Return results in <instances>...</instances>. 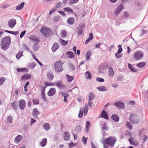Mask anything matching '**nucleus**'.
Returning a JSON list of instances; mask_svg holds the SVG:
<instances>
[{"label":"nucleus","instance_id":"15","mask_svg":"<svg viewBox=\"0 0 148 148\" xmlns=\"http://www.w3.org/2000/svg\"><path fill=\"white\" fill-rule=\"evenodd\" d=\"M67 58H72L75 57V55L73 52L71 51H68L66 53Z\"/></svg>","mask_w":148,"mask_h":148},{"label":"nucleus","instance_id":"20","mask_svg":"<svg viewBox=\"0 0 148 148\" xmlns=\"http://www.w3.org/2000/svg\"><path fill=\"white\" fill-rule=\"evenodd\" d=\"M29 38L32 40H33L34 41L36 42V43H38L39 42V39L37 37L31 35L30 37Z\"/></svg>","mask_w":148,"mask_h":148},{"label":"nucleus","instance_id":"49","mask_svg":"<svg viewBox=\"0 0 148 148\" xmlns=\"http://www.w3.org/2000/svg\"><path fill=\"white\" fill-rule=\"evenodd\" d=\"M23 52V51L19 52H18L17 54L16 55V58L17 59H19L21 58V56H23L22 53Z\"/></svg>","mask_w":148,"mask_h":148},{"label":"nucleus","instance_id":"16","mask_svg":"<svg viewBox=\"0 0 148 148\" xmlns=\"http://www.w3.org/2000/svg\"><path fill=\"white\" fill-rule=\"evenodd\" d=\"M57 86L60 89L64 88V86L61 81H59L57 82L56 83Z\"/></svg>","mask_w":148,"mask_h":148},{"label":"nucleus","instance_id":"42","mask_svg":"<svg viewBox=\"0 0 148 148\" xmlns=\"http://www.w3.org/2000/svg\"><path fill=\"white\" fill-rule=\"evenodd\" d=\"M128 67L131 71L133 72H137V69L134 68L132 65L130 64H128Z\"/></svg>","mask_w":148,"mask_h":148},{"label":"nucleus","instance_id":"43","mask_svg":"<svg viewBox=\"0 0 148 148\" xmlns=\"http://www.w3.org/2000/svg\"><path fill=\"white\" fill-rule=\"evenodd\" d=\"M16 71L18 72H20L25 71L26 72L28 71V69L27 68H18L16 69Z\"/></svg>","mask_w":148,"mask_h":148},{"label":"nucleus","instance_id":"21","mask_svg":"<svg viewBox=\"0 0 148 148\" xmlns=\"http://www.w3.org/2000/svg\"><path fill=\"white\" fill-rule=\"evenodd\" d=\"M100 117L106 119H108V114L105 110H103L102 111L100 115Z\"/></svg>","mask_w":148,"mask_h":148},{"label":"nucleus","instance_id":"46","mask_svg":"<svg viewBox=\"0 0 148 148\" xmlns=\"http://www.w3.org/2000/svg\"><path fill=\"white\" fill-rule=\"evenodd\" d=\"M73 77L71 76H70L68 75H66V79L69 82H71L73 79Z\"/></svg>","mask_w":148,"mask_h":148},{"label":"nucleus","instance_id":"59","mask_svg":"<svg viewBox=\"0 0 148 148\" xmlns=\"http://www.w3.org/2000/svg\"><path fill=\"white\" fill-rule=\"evenodd\" d=\"M12 120V118L11 116H9L7 118V122L8 123L11 122Z\"/></svg>","mask_w":148,"mask_h":148},{"label":"nucleus","instance_id":"64","mask_svg":"<svg viewBox=\"0 0 148 148\" xmlns=\"http://www.w3.org/2000/svg\"><path fill=\"white\" fill-rule=\"evenodd\" d=\"M88 105L90 107H92L93 105V103L92 101L88 100Z\"/></svg>","mask_w":148,"mask_h":148},{"label":"nucleus","instance_id":"7","mask_svg":"<svg viewBox=\"0 0 148 148\" xmlns=\"http://www.w3.org/2000/svg\"><path fill=\"white\" fill-rule=\"evenodd\" d=\"M143 53L140 51L136 52L134 54V59L136 60H139L142 59L143 57Z\"/></svg>","mask_w":148,"mask_h":148},{"label":"nucleus","instance_id":"2","mask_svg":"<svg viewBox=\"0 0 148 148\" xmlns=\"http://www.w3.org/2000/svg\"><path fill=\"white\" fill-rule=\"evenodd\" d=\"M116 140V138L114 136H110L105 138L103 142L104 148H108V146L106 145L105 144H108L111 147H113Z\"/></svg>","mask_w":148,"mask_h":148},{"label":"nucleus","instance_id":"32","mask_svg":"<svg viewBox=\"0 0 148 148\" xmlns=\"http://www.w3.org/2000/svg\"><path fill=\"white\" fill-rule=\"evenodd\" d=\"M43 128L46 131L48 130L50 128V126L48 123H45L43 125Z\"/></svg>","mask_w":148,"mask_h":148},{"label":"nucleus","instance_id":"53","mask_svg":"<svg viewBox=\"0 0 148 148\" xmlns=\"http://www.w3.org/2000/svg\"><path fill=\"white\" fill-rule=\"evenodd\" d=\"M85 27V25L83 23H80L79 26L77 28L83 29Z\"/></svg>","mask_w":148,"mask_h":148},{"label":"nucleus","instance_id":"10","mask_svg":"<svg viewBox=\"0 0 148 148\" xmlns=\"http://www.w3.org/2000/svg\"><path fill=\"white\" fill-rule=\"evenodd\" d=\"M19 106L21 110H24L25 106L26 103L25 101L23 99H21L18 101Z\"/></svg>","mask_w":148,"mask_h":148},{"label":"nucleus","instance_id":"56","mask_svg":"<svg viewBox=\"0 0 148 148\" xmlns=\"http://www.w3.org/2000/svg\"><path fill=\"white\" fill-rule=\"evenodd\" d=\"M117 78L118 80L122 81L123 80V77L121 75H119L118 76Z\"/></svg>","mask_w":148,"mask_h":148},{"label":"nucleus","instance_id":"25","mask_svg":"<svg viewBox=\"0 0 148 148\" xmlns=\"http://www.w3.org/2000/svg\"><path fill=\"white\" fill-rule=\"evenodd\" d=\"M47 139L46 138H44L42 141L40 143V145L42 147H44L46 145L47 143Z\"/></svg>","mask_w":148,"mask_h":148},{"label":"nucleus","instance_id":"38","mask_svg":"<svg viewBox=\"0 0 148 148\" xmlns=\"http://www.w3.org/2000/svg\"><path fill=\"white\" fill-rule=\"evenodd\" d=\"M60 42L61 43V45L64 46H65L68 44V41H65L62 39H60Z\"/></svg>","mask_w":148,"mask_h":148},{"label":"nucleus","instance_id":"37","mask_svg":"<svg viewBox=\"0 0 148 148\" xmlns=\"http://www.w3.org/2000/svg\"><path fill=\"white\" fill-rule=\"evenodd\" d=\"M46 87V86H45L43 88V89L41 90V95L42 97V98L44 99V100L45 101H46L47 100L45 98V88Z\"/></svg>","mask_w":148,"mask_h":148},{"label":"nucleus","instance_id":"44","mask_svg":"<svg viewBox=\"0 0 148 148\" xmlns=\"http://www.w3.org/2000/svg\"><path fill=\"white\" fill-rule=\"evenodd\" d=\"M17 103L16 102H14L13 103H11V106H12V108H13L15 110H16L17 109Z\"/></svg>","mask_w":148,"mask_h":148},{"label":"nucleus","instance_id":"60","mask_svg":"<svg viewBox=\"0 0 148 148\" xmlns=\"http://www.w3.org/2000/svg\"><path fill=\"white\" fill-rule=\"evenodd\" d=\"M60 20V17L58 16H55L53 18V21L55 22H57Z\"/></svg>","mask_w":148,"mask_h":148},{"label":"nucleus","instance_id":"23","mask_svg":"<svg viewBox=\"0 0 148 148\" xmlns=\"http://www.w3.org/2000/svg\"><path fill=\"white\" fill-rule=\"evenodd\" d=\"M69 90L70 91L72 92L73 94L75 95H77L78 92V89L77 86L74 87L72 89Z\"/></svg>","mask_w":148,"mask_h":148},{"label":"nucleus","instance_id":"11","mask_svg":"<svg viewBox=\"0 0 148 148\" xmlns=\"http://www.w3.org/2000/svg\"><path fill=\"white\" fill-rule=\"evenodd\" d=\"M114 105L118 108H123L125 107L124 103L121 102L116 101L114 103Z\"/></svg>","mask_w":148,"mask_h":148},{"label":"nucleus","instance_id":"40","mask_svg":"<svg viewBox=\"0 0 148 148\" xmlns=\"http://www.w3.org/2000/svg\"><path fill=\"white\" fill-rule=\"evenodd\" d=\"M33 49L35 51H37L39 48V46L36 43H35L34 44L33 47Z\"/></svg>","mask_w":148,"mask_h":148},{"label":"nucleus","instance_id":"61","mask_svg":"<svg viewBox=\"0 0 148 148\" xmlns=\"http://www.w3.org/2000/svg\"><path fill=\"white\" fill-rule=\"evenodd\" d=\"M23 48L25 50H27L29 52L32 53L31 51H29V48L27 45H23Z\"/></svg>","mask_w":148,"mask_h":148},{"label":"nucleus","instance_id":"62","mask_svg":"<svg viewBox=\"0 0 148 148\" xmlns=\"http://www.w3.org/2000/svg\"><path fill=\"white\" fill-rule=\"evenodd\" d=\"M96 80L97 81L99 82H103L104 81L103 79L99 77H97L96 78Z\"/></svg>","mask_w":148,"mask_h":148},{"label":"nucleus","instance_id":"22","mask_svg":"<svg viewBox=\"0 0 148 148\" xmlns=\"http://www.w3.org/2000/svg\"><path fill=\"white\" fill-rule=\"evenodd\" d=\"M31 77V75L30 74H25L23 75L21 78L22 80H24L25 79H29Z\"/></svg>","mask_w":148,"mask_h":148},{"label":"nucleus","instance_id":"45","mask_svg":"<svg viewBox=\"0 0 148 148\" xmlns=\"http://www.w3.org/2000/svg\"><path fill=\"white\" fill-rule=\"evenodd\" d=\"M6 80L5 77H0V86L2 85Z\"/></svg>","mask_w":148,"mask_h":148},{"label":"nucleus","instance_id":"14","mask_svg":"<svg viewBox=\"0 0 148 148\" xmlns=\"http://www.w3.org/2000/svg\"><path fill=\"white\" fill-rule=\"evenodd\" d=\"M59 94L61 95L62 96L64 97V102H66L67 101V100L66 99L67 97L69 96L68 94L64 93L62 92H59Z\"/></svg>","mask_w":148,"mask_h":148},{"label":"nucleus","instance_id":"30","mask_svg":"<svg viewBox=\"0 0 148 148\" xmlns=\"http://www.w3.org/2000/svg\"><path fill=\"white\" fill-rule=\"evenodd\" d=\"M97 89L100 91H105L107 90V88L105 86H101L97 88Z\"/></svg>","mask_w":148,"mask_h":148},{"label":"nucleus","instance_id":"54","mask_svg":"<svg viewBox=\"0 0 148 148\" xmlns=\"http://www.w3.org/2000/svg\"><path fill=\"white\" fill-rule=\"evenodd\" d=\"M91 55V53L90 51H88L86 54V57L87 59H89Z\"/></svg>","mask_w":148,"mask_h":148},{"label":"nucleus","instance_id":"13","mask_svg":"<svg viewBox=\"0 0 148 148\" xmlns=\"http://www.w3.org/2000/svg\"><path fill=\"white\" fill-rule=\"evenodd\" d=\"M56 92V89L55 88H51L47 93V95L49 96H51L55 95Z\"/></svg>","mask_w":148,"mask_h":148},{"label":"nucleus","instance_id":"28","mask_svg":"<svg viewBox=\"0 0 148 148\" xmlns=\"http://www.w3.org/2000/svg\"><path fill=\"white\" fill-rule=\"evenodd\" d=\"M111 118L115 122H117L119 121V118L117 115L115 114L112 115L111 116Z\"/></svg>","mask_w":148,"mask_h":148},{"label":"nucleus","instance_id":"57","mask_svg":"<svg viewBox=\"0 0 148 148\" xmlns=\"http://www.w3.org/2000/svg\"><path fill=\"white\" fill-rule=\"evenodd\" d=\"M122 54L120 53H116L115 54V56L117 58H120L122 56Z\"/></svg>","mask_w":148,"mask_h":148},{"label":"nucleus","instance_id":"52","mask_svg":"<svg viewBox=\"0 0 148 148\" xmlns=\"http://www.w3.org/2000/svg\"><path fill=\"white\" fill-rule=\"evenodd\" d=\"M33 103L34 105L38 104H39V101L38 99H34L33 100Z\"/></svg>","mask_w":148,"mask_h":148},{"label":"nucleus","instance_id":"17","mask_svg":"<svg viewBox=\"0 0 148 148\" xmlns=\"http://www.w3.org/2000/svg\"><path fill=\"white\" fill-rule=\"evenodd\" d=\"M64 139L66 141L69 140L70 137V134L67 132H64Z\"/></svg>","mask_w":148,"mask_h":148},{"label":"nucleus","instance_id":"55","mask_svg":"<svg viewBox=\"0 0 148 148\" xmlns=\"http://www.w3.org/2000/svg\"><path fill=\"white\" fill-rule=\"evenodd\" d=\"M29 83L28 82H27L25 84V86H24V89H25V92H26L27 90V87L28 85H29Z\"/></svg>","mask_w":148,"mask_h":148},{"label":"nucleus","instance_id":"31","mask_svg":"<svg viewBox=\"0 0 148 148\" xmlns=\"http://www.w3.org/2000/svg\"><path fill=\"white\" fill-rule=\"evenodd\" d=\"M85 76L86 78L91 79L92 78V75L88 71H86L85 73Z\"/></svg>","mask_w":148,"mask_h":148},{"label":"nucleus","instance_id":"63","mask_svg":"<svg viewBox=\"0 0 148 148\" xmlns=\"http://www.w3.org/2000/svg\"><path fill=\"white\" fill-rule=\"evenodd\" d=\"M103 129L104 130H108V128L107 126L106 123H104L103 124Z\"/></svg>","mask_w":148,"mask_h":148},{"label":"nucleus","instance_id":"33","mask_svg":"<svg viewBox=\"0 0 148 148\" xmlns=\"http://www.w3.org/2000/svg\"><path fill=\"white\" fill-rule=\"evenodd\" d=\"M90 125V123L88 121H87L86 122V131L87 133L88 132L89 130Z\"/></svg>","mask_w":148,"mask_h":148},{"label":"nucleus","instance_id":"24","mask_svg":"<svg viewBox=\"0 0 148 148\" xmlns=\"http://www.w3.org/2000/svg\"><path fill=\"white\" fill-rule=\"evenodd\" d=\"M75 22V19L73 17L69 18L67 21V23L69 25H72L74 24Z\"/></svg>","mask_w":148,"mask_h":148},{"label":"nucleus","instance_id":"29","mask_svg":"<svg viewBox=\"0 0 148 148\" xmlns=\"http://www.w3.org/2000/svg\"><path fill=\"white\" fill-rule=\"evenodd\" d=\"M47 76L48 79L50 81L53 79L54 77V75L51 73H48L47 74Z\"/></svg>","mask_w":148,"mask_h":148},{"label":"nucleus","instance_id":"41","mask_svg":"<svg viewBox=\"0 0 148 148\" xmlns=\"http://www.w3.org/2000/svg\"><path fill=\"white\" fill-rule=\"evenodd\" d=\"M66 32L65 30H63L61 32V37L64 38L66 37Z\"/></svg>","mask_w":148,"mask_h":148},{"label":"nucleus","instance_id":"39","mask_svg":"<svg viewBox=\"0 0 148 148\" xmlns=\"http://www.w3.org/2000/svg\"><path fill=\"white\" fill-rule=\"evenodd\" d=\"M146 64V63L145 62H141L138 64L136 66L138 67L142 68L145 66Z\"/></svg>","mask_w":148,"mask_h":148},{"label":"nucleus","instance_id":"12","mask_svg":"<svg viewBox=\"0 0 148 148\" xmlns=\"http://www.w3.org/2000/svg\"><path fill=\"white\" fill-rule=\"evenodd\" d=\"M23 137L21 135L17 136L15 138L14 142L15 143L18 144L19 143L23 140Z\"/></svg>","mask_w":148,"mask_h":148},{"label":"nucleus","instance_id":"27","mask_svg":"<svg viewBox=\"0 0 148 148\" xmlns=\"http://www.w3.org/2000/svg\"><path fill=\"white\" fill-rule=\"evenodd\" d=\"M89 36L90 37L88 38L86 40L85 42V44H87L89 41L93 39V34L92 33H90L89 34Z\"/></svg>","mask_w":148,"mask_h":148},{"label":"nucleus","instance_id":"6","mask_svg":"<svg viewBox=\"0 0 148 148\" xmlns=\"http://www.w3.org/2000/svg\"><path fill=\"white\" fill-rule=\"evenodd\" d=\"M88 104L86 103L85 104L84 109L80 108L79 112V114L78 116V117L79 118L82 117L84 111V116H86L88 110Z\"/></svg>","mask_w":148,"mask_h":148},{"label":"nucleus","instance_id":"58","mask_svg":"<svg viewBox=\"0 0 148 148\" xmlns=\"http://www.w3.org/2000/svg\"><path fill=\"white\" fill-rule=\"evenodd\" d=\"M36 66V64L34 63H32L29 65V67L31 69H32Z\"/></svg>","mask_w":148,"mask_h":148},{"label":"nucleus","instance_id":"50","mask_svg":"<svg viewBox=\"0 0 148 148\" xmlns=\"http://www.w3.org/2000/svg\"><path fill=\"white\" fill-rule=\"evenodd\" d=\"M79 0H70L69 2V5H72L77 3L78 2Z\"/></svg>","mask_w":148,"mask_h":148},{"label":"nucleus","instance_id":"5","mask_svg":"<svg viewBox=\"0 0 148 148\" xmlns=\"http://www.w3.org/2000/svg\"><path fill=\"white\" fill-rule=\"evenodd\" d=\"M61 62V61H59L55 62L54 63L55 70L58 72H61L63 70Z\"/></svg>","mask_w":148,"mask_h":148},{"label":"nucleus","instance_id":"48","mask_svg":"<svg viewBox=\"0 0 148 148\" xmlns=\"http://www.w3.org/2000/svg\"><path fill=\"white\" fill-rule=\"evenodd\" d=\"M126 125L127 127L130 130H131L132 128V125L129 122H127L126 123Z\"/></svg>","mask_w":148,"mask_h":148},{"label":"nucleus","instance_id":"3","mask_svg":"<svg viewBox=\"0 0 148 148\" xmlns=\"http://www.w3.org/2000/svg\"><path fill=\"white\" fill-rule=\"evenodd\" d=\"M130 121L133 124H136L140 121V118L138 115L136 114H132L129 116Z\"/></svg>","mask_w":148,"mask_h":148},{"label":"nucleus","instance_id":"8","mask_svg":"<svg viewBox=\"0 0 148 148\" xmlns=\"http://www.w3.org/2000/svg\"><path fill=\"white\" fill-rule=\"evenodd\" d=\"M124 8V6L122 4H120L119 5L115 10L114 12L115 15H118Z\"/></svg>","mask_w":148,"mask_h":148},{"label":"nucleus","instance_id":"35","mask_svg":"<svg viewBox=\"0 0 148 148\" xmlns=\"http://www.w3.org/2000/svg\"><path fill=\"white\" fill-rule=\"evenodd\" d=\"M94 99V95L92 92H90L88 95V100L92 101Z\"/></svg>","mask_w":148,"mask_h":148},{"label":"nucleus","instance_id":"47","mask_svg":"<svg viewBox=\"0 0 148 148\" xmlns=\"http://www.w3.org/2000/svg\"><path fill=\"white\" fill-rule=\"evenodd\" d=\"M75 131L77 133H79L81 131V127L80 126L77 125L75 128Z\"/></svg>","mask_w":148,"mask_h":148},{"label":"nucleus","instance_id":"4","mask_svg":"<svg viewBox=\"0 0 148 148\" xmlns=\"http://www.w3.org/2000/svg\"><path fill=\"white\" fill-rule=\"evenodd\" d=\"M40 32L44 36L47 38L49 37L52 33V31L50 29L45 27H42L40 29Z\"/></svg>","mask_w":148,"mask_h":148},{"label":"nucleus","instance_id":"1","mask_svg":"<svg viewBox=\"0 0 148 148\" xmlns=\"http://www.w3.org/2000/svg\"><path fill=\"white\" fill-rule=\"evenodd\" d=\"M11 38L9 36L3 38L1 41L0 46L2 49L6 50L9 47L11 43Z\"/></svg>","mask_w":148,"mask_h":148},{"label":"nucleus","instance_id":"26","mask_svg":"<svg viewBox=\"0 0 148 148\" xmlns=\"http://www.w3.org/2000/svg\"><path fill=\"white\" fill-rule=\"evenodd\" d=\"M114 71L112 68L110 67L108 70V74L110 77H112L114 75Z\"/></svg>","mask_w":148,"mask_h":148},{"label":"nucleus","instance_id":"9","mask_svg":"<svg viewBox=\"0 0 148 148\" xmlns=\"http://www.w3.org/2000/svg\"><path fill=\"white\" fill-rule=\"evenodd\" d=\"M16 24V21L15 19L12 18L9 20L8 22L9 27L11 28H13Z\"/></svg>","mask_w":148,"mask_h":148},{"label":"nucleus","instance_id":"34","mask_svg":"<svg viewBox=\"0 0 148 148\" xmlns=\"http://www.w3.org/2000/svg\"><path fill=\"white\" fill-rule=\"evenodd\" d=\"M24 3L22 2L20 5L17 6L16 7V9L17 10H19L22 9L24 6Z\"/></svg>","mask_w":148,"mask_h":148},{"label":"nucleus","instance_id":"18","mask_svg":"<svg viewBox=\"0 0 148 148\" xmlns=\"http://www.w3.org/2000/svg\"><path fill=\"white\" fill-rule=\"evenodd\" d=\"M59 46L58 43H54L51 48L52 51L53 52H55L59 48Z\"/></svg>","mask_w":148,"mask_h":148},{"label":"nucleus","instance_id":"51","mask_svg":"<svg viewBox=\"0 0 148 148\" xmlns=\"http://www.w3.org/2000/svg\"><path fill=\"white\" fill-rule=\"evenodd\" d=\"M77 30L78 31L77 32V33L78 35H82L84 34L83 29H79L77 28Z\"/></svg>","mask_w":148,"mask_h":148},{"label":"nucleus","instance_id":"19","mask_svg":"<svg viewBox=\"0 0 148 148\" xmlns=\"http://www.w3.org/2000/svg\"><path fill=\"white\" fill-rule=\"evenodd\" d=\"M40 113L36 108L34 109L33 111V115L34 118H37V115L39 114Z\"/></svg>","mask_w":148,"mask_h":148},{"label":"nucleus","instance_id":"36","mask_svg":"<svg viewBox=\"0 0 148 148\" xmlns=\"http://www.w3.org/2000/svg\"><path fill=\"white\" fill-rule=\"evenodd\" d=\"M64 10L65 12H67L69 13H73V10L69 7H66L64 8L63 9Z\"/></svg>","mask_w":148,"mask_h":148}]
</instances>
